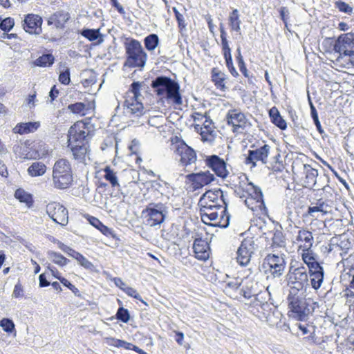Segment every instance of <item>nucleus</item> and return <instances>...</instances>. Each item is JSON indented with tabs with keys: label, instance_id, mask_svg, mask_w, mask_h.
Returning a JSON list of instances; mask_svg holds the SVG:
<instances>
[{
	"label": "nucleus",
	"instance_id": "obj_1",
	"mask_svg": "<svg viewBox=\"0 0 354 354\" xmlns=\"http://www.w3.org/2000/svg\"><path fill=\"white\" fill-rule=\"evenodd\" d=\"M151 86L160 102H166L174 105L183 104L179 84L170 77H157L151 82Z\"/></svg>",
	"mask_w": 354,
	"mask_h": 354
},
{
	"label": "nucleus",
	"instance_id": "obj_2",
	"mask_svg": "<svg viewBox=\"0 0 354 354\" xmlns=\"http://www.w3.org/2000/svg\"><path fill=\"white\" fill-rule=\"evenodd\" d=\"M287 301L290 316L299 321L306 320L318 306L317 302L310 297H306L303 293L288 294Z\"/></svg>",
	"mask_w": 354,
	"mask_h": 354
},
{
	"label": "nucleus",
	"instance_id": "obj_3",
	"mask_svg": "<svg viewBox=\"0 0 354 354\" xmlns=\"http://www.w3.org/2000/svg\"><path fill=\"white\" fill-rule=\"evenodd\" d=\"M52 182L53 187L60 190L68 189L73 185V170L68 160L60 158L55 162L53 167Z\"/></svg>",
	"mask_w": 354,
	"mask_h": 354
},
{
	"label": "nucleus",
	"instance_id": "obj_4",
	"mask_svg": "<svg viewBox=\"0 0 354 354\" xmlns=\"http://www.w3.org/2000/svg\"><path fill=\"white\" fill-rule=\"evenodd\" d=\"M200 215L218 212L223 206H227L223 192L220 189L206 192L199 200Z\"/></svg>",
	"mask_w": 354,
	"mask_h": 354
},
{
	"label": "nucleus",
	"instance_id": "obj_5",
	"mask_svg": "<svg viewBox=\"0 0 354 354\" xmlns=\"http://www.w3.org/2000/svg\"><path fill=\"white\" fill-rule=\"evenodd\" d=\"M288 286L290 288L289 294L302 293L303 290L308 287V274L307 268L303 266L297 268L290 266L287 274Z\"/></svg>",
	"mask_w": 354,
	"mask_h": 354
},
{
	"label": "nucleus",
	"instance_id": "obj_6",
	"mask_svg": "<svg viewBox=\"0 0 354 354\" xmlns=\"http://www.w3.org/2000/svg\"><path fill=\"white\" fill-rule=\"evenodd\" d=\"M142 83L133 82L126 93L124 101L125 111L127 113L140 116L143 113L144 106L142 102L140 88Z\"/></svg>",
	"mask_w": 354,
	"mask_h": 354
},
{
	"label": "nucleus",
	"instance_id": "obj_7",
	"mask_svg": "<svg viewBox=\"0 0 354 354\" xmlns=\"http://www.w3.org/2000/svg\"><path fill=\"white\" fill-rule=\"evenodd\" d=\"M147 225L156 226L164 222L168 214V207L162 203H149L142 211Z\"/></svg>",
	"mask_w": 354,
	"mask_h": 354
},
{
	"label": "nucleus",
	"instance_id": "obj_8",
	"mask_svg": "<svg viewBox=\"0 0 354 354\" xmlns=\"http://www.w3.org/2000/svg\"><path fill=\"white\" fill-rule=\"evenodd\" d=\"M91 132V124L89 122L78 121L68 130V142L87 143L86 138Z\"/></svg>",
	"mask_w": 354,
	"mask_h": 354
},
{
	"label": "nucleus",
	"instance_id": "obj_9",
	"mask_svg": "<svg viewBox=\"0 0 354 354\" xmlns=\"http://www.w3.org/2000/svg\"><path fill=\"white\" fill-rule=\"evenodd\" d=\"M48 216L56 223L66 226L68 223V212L62 204L56 201H51L46 206Z\"/></svg>",
	"mask_w": 354,
	"mask_h": 354
},
{
	"label": "nucleus",
	"instance_id": "obj_10",
	"mask_svg": "<svg viewBox=\"0 0 354 354\" xmlns=\"http://www.w3.org/2000/svg\"><path fill=\"white\" fill-rule=\"evenodd\" d=\"M285 266L283 258L275 254L267 255L262 263L265 272L270 273L274 277H279L283 274Z\"/></svg>",
	"mask_w": 354,
	"mask_h": 354
},
{
	"label": "nucleus",
	"instance_id": "obj_11",
	"mask_svg": "<svg viewBox=\"0 0 354 354\" xmlns=\"http://www.w3.org/2000/svg\"><path fill=\"white\" fill-rule=\"evenodd\" d=\"M270 150V147L268 145H264L254 150H249L245 163L250 165L252 168L257 166V162L258 161H260L262 164H266Z\"/></svg>",
	"mask_w": 354,
	"mask_h": 354
},
{
	"label": "nucleus",
	"instance_id": "obj_12",
	"mask_svg": "<svg viewBox=\"0 0 354 354\" xmlns=\"http://www.w3.org/2000/svg\"><path fill=\"white\" fill-rule=\"evenodd\" d=\"M127 64L131 67L143 66L145 64L147 55L142 46H127Z\"/></svg>",
	"mask_w": 354,
	"mask_h": 354
},
{
	"label": "nucleus",
	"instance_id": "obj_13",
	"mask_svg": "<svg viewBox=\"0 0 354 354\" xmlns=\"http://www.w3.org/2000/svg\"><path fill=\"white\" fill-rule=\"evenodd\" d=\"M254 251V244L252 239H244L236 252V261L241 266H247Z\"/></svg>",
	"mask_w": 354,
	"mask_h": 354
},
{
	"label": "nucleus",
	"instance_id": "obj_14",
	"mask_svg": "<svg viewBox=\"0 0 354 354\" xmlns=\"http://www.w3.org/2000/svg\"><path fill=\"white\" fill-rule=\"evenodd\" d=\"M227 120V123L233 127L234 131L244 129L250 124L245 114L236 109H232L228 111Z\"/></svg>",
	"mask_w": 354,
	"mask_h": 354
},
{
	"label": "nucleus",
	"instance_id": "obj_15",
	"mask_svg": "<svg viewBox=\"0 0 354 354\" xmlns=\"http://www.w3.org/2000/svg\"><path fill=\"white\" fill-rule=\"evenodd\" d=\"M295 243L297 245L299 250L302 251L310 250L314 243L312 232L305 228L299 227Z\"/></svg>",
	"mask_w": 354,
	"mask_h": 354
},
{
	"label": "nucleus",
	"instance_id": "obj_16",
	"mask_svg": "<svg viewBox=\"0 0 354 354\" xmlns=\"http://www.w3.org/2000/svg\"><path fill=\"white\" fill-rule=\"evenodd\" d=\"M187 179L192 183L194 189H198L205 185L209 184L215 178L209 171L190 174L186 176Z\"/></svg>",
	"mask_w": 354,
	"mask_h": 354
},
{
	"label": "nucleus",
	"instance_id": "obj_17",
	"mask_svg": "<svg viewBox=\"0 0 354 354\" xmlns=\"http://www.w3.org/2000/svg\"><path fill=\"white\" fill-rule=\"evenodd\" d=\"M42 19L35 14H28L25 16L23 28L26 32L39 35L41 32Z\"/></svg>",
	"mask_w": 354,
	"mask_h": 354
},
{
	"label": "nucleus",
	"instance_id": "obj_18",
	"mask_svg": "<svg viewBox=\"0 0 354 354\" xmlns=\"http://www.w3.org/2000/svg\"><path fill=\"white\" fill-rule=\"evenodd\" d=\"M205 162L207 166L211 168L217 176L224 178L228 175L225 162L218 156H209L205 160Z\"/></svg>",
	"mask_w": 354,
	"mask_h": 354
},
{
	"label": "nucleus",
	"instance_id": "obj_19",
	"mask_svg": "<svg viewBox=\"0 0 354 354\" xmlns=\"http://www.w3.org/2000/svg\"><path fill=\"white\" fill-rule=\"evenodd\" d=\"M301 178V182L306 188L312 189L316 185L317 178L318 177L317 169L313 168L308 164L303 165V172Z\"/></svg>",
	"mask_w": 354,
	"mask_h": 354
},
{
	"label": "nucleus",
	"instance_id": "obj_20",
	"mask_svg": "<svg viewBox=\"0 0 354 354\" xmlns=\"http://www.w3.org/2000/svg\"><path fill=\"white\" fill-rule=\"evenodd\" d=\"M177 153L180 156V161L183 165L187 166L196 160L195 151L185 142L180 143L176 149Z\"/></svg>",
	"mask_w": 354,
	"mask_h": 354
},
{
	"label": "nucleus",
	"instance_id": "obj_21",
	"mask_svg": "<svg viewBox=\"0 0 354 354\" xmlns=\"http://www.w3.org/2000/svg\"><path fill=\"white\" fill-rule=\"evenodd\" d=\"M239 189L243 192V195L241 197H251L259 198L263 197L261 190L256 187L252 183L249 182L248 178L243 176V179L240 181Z\"/></svg>",
	"mask_w": 354,
	"mask_h": 354
},
{
	"label": "nucleus",
	"instance_id": "obj_22",
	"mask_svg": "<svg viewBox=\"0 0 354 354\" xmlns=\"http://www.w3.org/2000/svg\"><path fill=\"white\" fill-rule=\"evenodd\" d=\"M263 310V315L266 317L261 321L266 322L271 327L277 326L281 320V315L276 308L268 302H265Z\"/></svg>",
	"mask_w": 354,
	"mask_h": 354
},
{
	"label": "nucleus",
	"instance_id": "obj_23",
	"mask_svg": "<svg viewBox=\"0 0 354 354\" xmlns=\"http://www.w3.org/2000/svg\"><path fill=\"white\" fill-rule=\"evenodd\" d=\"M193 250L195 257L201 261H206L210 254V248L207 240L197 238L194 240Z\"/></svg>",
	"mask_w": 354,
	"mask_h": 354
},
{
	"label": "nucleus",
	"instance_id": "obj_24",
	"mask_svg": "<svg viewBox=\"0 0 354 354\" xmlns=\"http://www.w3.org/2000/svg\"><path fill=\"white\" fill-rule=\"evenodd\" d=\"M194 129L200 133L203 141H212L214 139V127L210 118L205 119L202 124H195Z\"/></svg>",
	"mask_w": 354,
	"mask_h": 354
},
{
	"label": "nucleus",
	"instance_id": "obj_25",
	"mask_svg": "<svg viewBox=\"0 0 354 354\" xmlns=\"http://www.w3.org/2000/svg\"><path fill=\"white\" fill-rule=\"evenodd\" d=\"M245 205L250 208L257 216H261L267 214V208L265 205L263 197L251 198L247 197L245 199Z\"/></svg>",
	"mask_w": 354,
	"mask_h": 354
},
{
	"label": "nucleus",
	"instance_id": "obj_26",
	"mask_svg": "<svg viewBox=\"0 0 354 354\" xmlns=\"http://www.w3.org/2000/svg\"><path fill=\"white\" fill-rule=\"evenodd\" d=\"M241 290L245 298H253L252 300H255L261 297L259 290L258 283L248 278L245 279Z\"/></svg>",
	"mask_w": 354,
	"mask_h": 354
},
{
	"label": "nucleus",
	"instance_id": "obj_27",
	"mask_svg": "<svg viewBox=\"0 0 354 354\" xmlns=\"http://www.w3.org/2000/svg\"><path fill=\"white\" fill-rule=\"evenodd\" d=\"M330 207L328 205L326 201L323 198H319L314 205L308 207L306 214L312 217H318L315 214L320 213L322 216H325L330 212Z\"/></svg>",
	"mask_w": 354,
	"mask_h": 354
},
{
	"label": "nucleus",
	"instance_id": "obj_28",
	"mask_svg": "<svg viewBox=\"0 0 354 354\" xmlns=\"http://www.w3.org/2000/svg\"><path fill=\"white\" fill-rule=\"evenodd\" d=\"M308 277H310V283L312 288L317 290L323 283L324 281V269L319 267L316 270H308Z\"/></svg>",
	"mask_w": 354,
	"mask_h": 354
},
{
	"label": "nucleus",
	"instance_id": "obj_29",
	"mask_svg": "<svg viewBox=\"0 0 354 354\" xmlns=\"http://www.w3.org/2000/svg\"><path fill=\"white\" fill-rule=\"evenodd\" d=\"M86 218H87V221L89 222V223L97 229L102 234L107 237H115L113 231L109 228L107 226L104 225L97 218L90 215H86Z\"/></svg>",
	"mask_w": 354,
	"mask_h": 354
},
{
	"label": "nucleus",
	"instance_id": "obj_30",
	"mask_svg": "<svg viewBox=\"0 0 354 354\" xmlns=\"http://www.w3.org/2000/svg\"><path fill=\"white\" fill-rule=\"evenodd\" d=\"M68 251L69 252L67 254L76 259L80 265L84 268L91 272L95 271V266L82 254L73 250V248L68 250Z\"/></svg>",
	"mask_w": 354,
	"mask_h": 354
},
{
	"label": "nucleus",
	"instance_id": "obj_31",
	"mask_svg": "<svg viewBox=\"0 0 354 354\" xmlns=\"http://www.w3.org/2000/svg\"><path fill=\"white\" fill-rule=\"evenodd\" d=\"M40 126L38 122H21L13 128V132L19 134H27L35 131Z\"/></svg>",
	"mask_w": 354,
	"mask_h": 354
},
{
	"label": "nucleus",
	"instance_id": "obj_32",
	"mask_svg": "<svg viewBox=\"0 0 354 354\" xmlns=\"http://www.w3.org/2000/svg\"><path fill=\"white\" fill-rule=\"evenodd\" d=\"M68 147L71 148L74 158L75 159L82 160L84 159L88 151V144L87 143H72L68 142Z\"/></svg>",
	"mask_w": 354,
	"mask_h": 354
},
{
	"label": "nucleus",
	"instance_id": "obj_33",
	"mask_svg": "<svg viewBox=\"0 0 354 354\" xmlns=\"http://www.w3.org/2000/svg\"><path fill=\"white\" fill-rule=\"evenodd\" d=\"M70 16L68 12L58 11L54 13L48 20L49 24H55L57 28H63L64 24L69 19Z\"/></svg>",
	"mask_w": 354,
	"mask_h": 354
},
{
	"label": "nucleus",
	"instance_id": "obj_34",
	"mask_svg": "<svg viewBox=\"0 0 354 354\" xmlns=\"http://www.w3.org/2000/svg\"><path fill=\"white\" fill-rule=\"evenodd\" d=\"M336 52L339 53V57L345 58V61L349 62L354 66V46L350 50L346 49V46H333Z\"/></svg>",
	"mask_w": 354,
	"mask_h": 354
},
{
	"label": "nucleus",
	"instance_id": "obj_35",
	"mask_svg": "<svg viewBox=\"0 0 354 354\" xmlns=\"http://www.w3.org/2000/svg\"><path fill=\"white\" fill-rule=\"evenodd\" d=\"M269 115L271 122L281 130H285L287 127L286 121L280 115L278 109L272 107L269 111Z\"/></svg>",
	"mask_w": 354,
	"mask_h": 354
},
{
	"label": "nucleus",
	"instance_id": "obj_36",
	"mask_svg": "<svg viewBox=\"0 0 354 354\" xmlns=\"http://www.w3.org/2000/svg\"><path fill=\"white\" fill-rule=\"evenodd\" d=\"M264 303L265 302L260 301V299L252 300L248 307L250 312L260 320L263 319L264 317H266L263 315V308L264 307Z\"/></svg>",
	"mask_w": 354,
	"mask_h": 354
},
{
	"label": "nucleus",
	"instance_id": "obj_37",
	"mask_svg": "<svg viewBox=\"0 0 354 354\" xmlns=\"http://www.w3.org/2000/svg\"><path fill=\"white\" fill-rule=\"evenodd\" d=\"M301 257L304 262L308 266V270H316L319 267H322L320 264L316 260L314 254L310 250L307 251H302Z\"/></svg>",
	"mask_w": 354,
	"mask_h": 354
},
{
	"label": "nucleus",
	"instance_id": "obj_38",
	"mask_svg": "<svg viewBox=\"0 0 354 354\" xmlns=\"http://www.w3.org/2000/svg\"><path fill=\"white\" fill-rule=\"evenodd\" d=\"M46 171V166L41 162H34L28 168V173L32 177L43 176Z\"/></svg>",
	"mask_w": 354,
	"mask_h": 354
},
{
	"label": "nucleus",
	"instance_id": "obj_39",
	"mask_svg": "<svg viewBox=\"0 0 354 354\" xmlns=\"http://www.w3.org/2000/svg\"><path fill=\"white\" fill-rule=\"evenodd\" d=\"M212 80L214 83L216 88L223 91L225 90L224 74L215 68L212 71Z\"/></svg>",
	"mask_w": 354,
	"mask_h": 354
},
{
	"label": "nucleus",
	"instance_id": "obj_40",
	"mask_svg": "<svg viewBox=\"0 0 354 354\" xmlns=\"http://www.w3.org/2000/svg\"><path fill=\"white\" fill-rule=\"evenodd\" d=\"M15 196L21 203H25L28 207H31L33 205V198L32 194L28 193L23 189H18L15 191Z\"/></svg>",
	"mask_w": 354,
	"mask_h": 354
},
{
	"label": "nucleus",
	"instance_id": "obj_41",
	"mask_svg": "<svg viewBox=\"0 0 354 354\" xmlns=\"http://www.w3.org/2000/svg\"><path fill=\"white\" fill-rule=\"evenodd\" d=\"M47 257L53 263L60 267L66 266L69 262V260L62 254L53 250H48L47 252Z\"/></svg>",
	"mask_w": 354,
	"mask_h": 354
},
{
	"label": "nucleus",
	"instance_id": "obj_42",
	"mask_svg": "<svg viewBox=\"0 0 354 354\" xmlns=\"http://www.w3.org/2000/svg\"><path fill=\"white\" fill-rule=\"evenodd\" d=\"M102 171L103 178L110 183L112 187H120L116 173L110 167L106 166Z\"/></svg>",
	"mask_w": 354,
	"mask_h": 354
},
{
	"label": "nucleus",
	"instance_id": "obj_43",
	"mask_svg": "<svg viewBox=\"0 0 354 354\" xmlns=\"http://www.w3.org/2000/svg\"><path fill=\"white\" fill-rule=\"evenodd\" d=\"M334 239H337L338 240V245L342 249V251L346 254H347L349 251L353 248V242L350 240L346 234H341L338 236L333 237Z\"/></svg>",
	"mask_w": 354,
	"mask_h": 354
},
{
	"label": "nucleus",
	"instance_id": "obj_44",
	"mask_svg": "<svg viewBox=\"0 0 354 354\" xmlns=\"http://www.w3.org/2000/svg\"><path fill=\"white\" fill-rule=\"evenodd\" d=\"M326 249L328 254H332L334 257L339 255L343 259L344 256H345V254L342 251V249L338 245V240L333 237L330 240V243L326 247Z\"/></svg>",
	"mask_w": 354,
	"mask_h": 354
},
{
	"label": "nucleus",
	"instance_id": "obj_45",
	"mask_svg": "<svg viewBox=\"0 0 354 354\" xmlns=\"http://www.w3.org/2000/svg\"><path fill=\"white\" fill-rule=\"evenodd\" d=\"M229 26L234 31L239 32L240 30L241 20L239 13L237 9L233 10L229 16Z\"/></svg>",
	"mask_w": 354,
	"mask_h": 354
},
{
	"label": "nucleus",
	"instance_id": "obj_46",
	"mask_svg": "<svg viewBox=\"0 0 354 354\" xmlns=\"http://www.w3.org/2000/svg\"><path fill=\"white\" fill-rule=\"evenodd\" d=\"M55 58L52 54H44L34 61V64L37 66L46 67L50 66L54 63Z\"/></svg>",
	"mask_w": 354,
	"mask_h": 354
},
{
	"label": "nucleus",
	"instance_id": "obj_47",
	"mask_svg": "<svg viewBox=\"0 0 354 354\" xmlns=\"http://www.w3.org/2000/svg\"><path fill=\"white\" fill-rule=\"evenodd\" d=\"M82 35L87 38L90 41H95L98 39L99 43L103 41L102 36L100 33L99 30L96 29H85L82 32Z\"/></svg>",
	"mask_w": 354,
	"mask_h": 354
},
{
	"label": "nucleus",
	"instance_id": "obj_48",
	"mask_svg": "<svg viewBox=\"0 0 354 354\" xmlns=\"http://www.w3.org/2000/svg\"><path fill=\"white\" fill-rule=\"evenodd\" d=\"M220 212V217H218L216 223H213V226L226 227L229 225L230 215L226 214V206H223Z\"/></svg>",
	"mask_w": 354,
	"mask_h": 354
},
{
	"label": "nucleus",
	"instance_id": "obj_49",
	"mask_svg": "<svg viewBox=\"0 0 354 354\" xmlns=\"http://www.w3.org/2000/svg\"><path fill=\"white\" fill-rule=\"evenodd\" d=\"M273 248H281L285 245L286 240L282 232L277 230L274 232L272 238Z\"/></svg>",
	"mask_w": 354,
	"mask_h": 354
},
{
	"label": "nucleus",
	"instance_id": "obj_50",
	"mask_svg": "<svg viewBox=\"0 0 354 354\" xmlns=\"http://www.w3.org/2000/svg\"><path fill=\"white\" fill-rule=\"evenodd\" d=\"M0 326L2 328L3 330L7 333H12L15 330V325L13 321L9 318H3L0 320Z\"/></svg>",
	"mask_w": 354,
	"mask_h": 354
},
{
	"label": "nucleus",
	"instance_id": "obj_51",
	"mask_svg": "<svg viewBox=\"0 0 354 354\" xmlns=\"http://www.w3.org/2000/svg\"><path fill=\"white\" fill-rule=\"evenodd\" d=\"M13 151L18 157L21 158H29L28 147L22 144L14 145Z\"/></svg>",
	"mask_w": 354,
	"mask_h": 354
},
{
	"label": "nucleus",
	"instance_id": "obj_52",
	"mask_svg": "<svg viewBox=\"0 0 354 354\" xmlns=\"http://www.w3.org/2000/svg\"><path fill=\"white\" fill-rule=\"evenodd\" d=\"M68 109L75 114L85 115L86 105L82 102H76L68 106Z\"/></svg>",
	"mask_w": 354,
	"mask_h": 354
},
{
	"label": "nucleus",
	"instance_id": "obj_53",
	"mask_svg": "<svg viewBox=\"0 0 354 354\" xmlns=\"http://www.w3.org/2000/svg\"><path fill=\"white\" fill-rule=\"evenodd\" d=\"M335 7L336 8H337L339 10V11H340L342 12H344V13H346L348 15H351L353 13V8L344 1H342L340 0L337 1L335 3Z\"/></svg>",
	"mask_w": 354,
	"mask_h": 354
},
{
	"label": "nucleus",
	"instance_id": "obj_54",
	"mask_svg": "<svg viewBox=\"0 0 354 354\" xmlns=\"http://www.w3.org/2000/svg\"><path fill=\"white\" fill-rule=\"evenodd\" d=\"M218 212L216 213H209L205 214H201V218L202 221L207 225H213V223H216L218 220Z\"/></svg>",
	"mask_w": 354,
	"mask_h": 354
},
{
	"label": "nucleus",
	"instance_id": "obj_55",
	"mask_svg": "<svg viewBox=\"0 0 354 354\" xmlns=\"http://www.w3.org/2000/svg\"><path fill=\"white\" fill-rule=\"evenodd\" d=\"M338 43L342 44H354V34L351 32L342 34L338 38Z\"/></svg>",
	"mask_w": 354,
	"mask_h": 354
},
{
	"label": "nucleus",
	"instance_id": "obj_56",
	"mask_svg": "<svg viewBox=\"0 0 354 354\" xmlns=\"http://www.w3.org/2000/svg\"><path fill=\"white\" fill-rule=\"evenodd\" d=\"M116 318L124 323H127L129 320L128 310L122 307L119 308L116 313Z\"/></svg>",
	"mask_w": 354,
	"mask_h": 354
},
{
	"label": "nucleus",
	"instance_id": "obj_57",
	"mask_svg": "<svg viewBox=\"0 0 354 354\" xmlns=\"http://www.w3.org/2000/svg\"><path fill=\"white\" fill-rule=\"evenodd\" d=\"M14 24V19L11 17H7L1 21L0 28L4 31H9L12 28Z\"/></svg>",
	"mask_w": 354,
	"mask_h": 354
},
{
	"label": "nucleus",
	"instance_id": "obj_58",
	"mask_svg": "<svg viewBox=\"0 0 354 354\" xmlns=\"http://www.w3.org/2000/svg\"><path fill=\"white\" fill-rule=\"evenodd\" d=\"M24 296V291L22 287L21 283L18 281L14 288V290L12 292V297L15 298H22Z\"/></svg>",
	"mask_w": 354,
	"mask_h": 354
},
{
	"label": "nucleus",
	"instance_id": "obj_59",
	"mask_svg": "<svg viewBox=\"0 0 354 354\" xmlns=\"http://www.w3.org/2000/svg\"><path fill=\"white\" fill-rule=\"evenodd\" d=\"M342 262L346 268L350 270H354V253L346 259L343 258Z\"/></svg>",
	"mask_w": 354,
	"mask_h": 354
},
{
	"label": "nucleus",
	"instance_id": "obj_60",
	"mask_svg": "<svg viewBox=\"0 0 354 354\" xmlns=\"http://www.w3.org/2000/svg\"><path fill=\"white\" fill-rule=\"evenodd\" d=\"M49 240H50L52 242H53L54 243H56L58 246V248L62 250L63 251L64 253H66V254L68 253V250H71V248H70L69 246L65 245L64 243H63L62 242L59 241L58 239H55V237L53 236H50L49 238Z\"/></svg>",
	"mask_w": 354,
	"mask_h": 354
},
{
	"label": "nucleus",
	"instance_id": "obj_61",
	"mask_svg": "<svg viewBox=\"0 0 354 354\" xmlns=\"http://www.w3.org/2000/svg\"><path fill=\"white\" fill-rule=\"evenodd\" d=\"M242 283L243 280L241 279L236 278L227 281L226 286L232 290H236L240 287Z\"/></svg>",
	"mask_w": 354,
	"mask_h": 354
},
{
	"label": "nucleus",
	"instance_id": "obj_62",
	"mask_svg": "<svg viewBox=\"0 0 354 354\" xmlns=\"http://www.w3.org/2000/svg\"><path fill=\"white\" fill-rule=\"evenodd\" d=\"M59 81L64 85L69 84L71 82L70 73L68 70L62 72L59 76Z\"/></svg>",
	"mask_w": 354,
	"mask_h": 354
},
{
	"label": "nucleus",
	"instance_id": "obj_63",
	"mask_svg": "<svg viewBox=\"0 0 354 354\" xmlns=\"http://www.w3.org/2000/svg\"><path fill=\"white\" fill-rule=\"evenodd\" d=\"M104 340L109 346L119 348L121 339H116L111 337H106L104 338Z\"/></svg>",
	"mask_w": 354,
	"mask_h": 354
},
{
	"label": "nucleus",
	"instance_id": "obj_64",
	"mask_svg": "<svg viewBox=\"0 0 354 354\" xmlns=\"http://www.w3.org/2000/svg\"><path fill=\"white\" fill-rule=\"evenodd\" d=\"M158 37L156 34H151L145 38L144 44H158Z\"/></svg>",
	"mask_w": 354,
	"mask_h": 354
}]
</instances>
